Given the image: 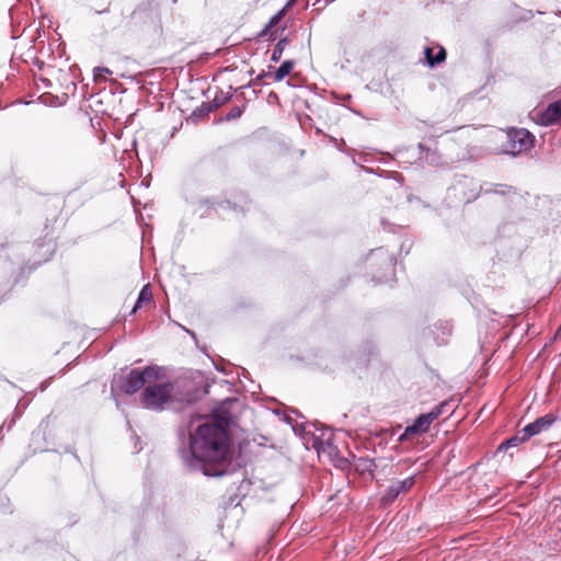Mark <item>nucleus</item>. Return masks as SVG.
I'll list each match as a JSON object with an SVG mask.
<instances>
[{"instance_id":"1","label":"nucleus","mask_w":561,"mask_h":561,"mask_svg":"<svg viewBox=\"0 0 561 561\" xmlns=\"http://www.w3.org/2000/svg\"><path fill=\"white\" fill-rule=\"evenodd\" d=\"M231 439L221 424L206 422L190 435V447L181 451L185 465L208 477H221L230 456Z\"/></svg>"},{"instance_id":"2","label":"nucleus","mask_w":561,"mask_h":561,"mask_svg":"<svg viewBox=\"0 0 561 561\" xmlns=\"http://www.w3.org/2000/svg\"><path fill=\"white\" fill-rule=\"evenodd\" d=\"M283 408L285 405L283 404ZM283 423L286 424L294 436L300 438L306 449H317L320 444V437L327 436L328 430H318V434L312 430L311 425H307L305 422H298L294 420L288 413L287 409H283Z\"/></svg>"},{"instance_id":"3","label":"nucleus","mask_w":561,"mask_h":561,"mask_svg":"<svg viewBox=\"0 0 561 561\" xmlns=\"http://www.w3.org/2000/svg\"><path fill=\"white\" fill-rule=\"evenodd\" d=\"M172 391L173 385L171 382L148 386L141 394V403L146 409L162 411L165 403L169 402Z\"/></svg>"},{"instance_id":"4","label":"nucleus","mask_w":561,"mask_h":561,"mask_svg":"<svg viewBox=\"0 0 561 561\" xmlns=\"http://www.w3.org/2000/svg\"><path fill=\"white\" fill-rule=\"evenodd\" d=\"M448 405L447 401L434 407L428 413L421 414L412 425L405 427L403 434L400 436V442L413 439L415 436L426 433L431 424L444 413V409Z\"/></svg>"},{"instance_id":"5","label":"nucleus","mask_w":561,"mask_h":561,"mask_svg":"<svg viewBox=\"0 0 561 561\" xmlns=\"http://www.w3.org/2000/svg\"><path fill=\"white\" fill-rule=\"evenodd\" d=\"M159 377V368L147 366L144 369H131L124 378L122 390L127 394H134L140 390L146 382H151Z\"/></svg>"},{"instance_id":"6","label":"nucleus","mask_w":561,"mask_h":561,"mask_svg":"<svg viewBox=\"0 0 561 561\" xmlns=\"http://www.w3.org/2000/svg\"><path fill=\"white\" fill-rule=\"evenodd\" d=\"M535 137L527 129H511L507 133L505 151L513 156L530 150L534 147Z\"/></svg>"},{"instance_id":"7","label":"nucleus","mask_w":561,"mask_h":561,"mask_svg":"<svg viewBox=\"0 0 561 561\" xmlns=\"http://www.w3.org/2000/svg\"><path fill=\"white\" fill-rule=\"evenodd\" d=\"M320 444L316 451L321 460H328L335 465H340L344 461V458L340 456L337 447L333 443V433L328 430L327 436L320 437Z\"/></svg>"},{"instance_id":"8","label":"nucleus","mask_w":561,"mask_h":561,"mask_svg":"<svg viewBox=\"0 0 561 561\" xmlns=\"http://www.w3.org/2000/svg\"><path fill=\"white\" fill-rule=\"evenodd\" d=\"M557 421V416L552 413H548L541 417L536 419L533 423H529L524 427L529 438L540 433L547 432Z\"/></svg>"},{"instance_id":"9","label":"nucleus","mask_w":561,"mask_h":561,"mask_svg":"<svg viewBox=\"0 0 561 561\" xmlns=\"http://www.w3.org/2000/svg\"><path fill=\"white\" fill-rule=\"evenodd\" d=\"M414 484V478L409 477L404 480L396 481L393 482L382 496V502L385 503H391L393 502L400 493L407 492L410 490Z\"/></svg>"},{"instance_id":"10","label":"nucleus","mask_w":561,"mask_h":561,"mask_svg":"<svg viewBox=\"0 0 561 561\" xmlns=\"http://www.w3.org/2000/svg\"><path fill=\"white\" fill-rule=\"evenodd\" d=\"M561 121V99L549 104L539 115V122L543 126H550Z\"/></svg>"},{"instance_id":"11","label":"nucleus","mask_w":561,"mask_h":561,"mask_svg":"<svg viewBox=\"0 0 561 561\" xmlns=\"http://www.w3.org/2000/svg\"><path fill=\"white\" fill-rule=\"evenodd\" d=\"M423 54L425 58L424 64L431 68L439 65L446 59V50L439 45L424 47Z\"/></svg>"},{"instance_id":"12","label":"nucleus","mask_w":561,"mask_h":561,"mask_svg":"<svg viewBox=\"0 0 561 561\" xmlns=\"http://www.w3.org/2000/svg\"><path fill=\"white\" fill-rule=\"evenodd\" d=\"M280 22V10L277 11L264 26V28L257 34V41L265 42L273 38L274 33L272 28Z\"/></svg>"},{"instance_id":"13","label":"nucleus","mask_w":561,"mask_h":561,"mask_svg":"<svg viewBox=\"0 0 561 561\" xmlns=\"http://www.w3.org/2000/svg\"><path fill=\"white\" fill-rule=\"evenodd\" d=\"M529 439L528 435L526 434L525 430L523 428L519 431L516 435L512 436L511 438L504 440L500 446L499 450H506L511 447H516Z\"/></svg>"},{"instance_id":"14","label":"nucleus","mask_w":561,"mask_h":561,"mask_svg":"<svg viewBox=\"0 0 561 561\" xmlns=\"http://www.w3.org/2000/svg\"><path fill=\"white\" fill-rule=\"evenodd\" d=\"M151 300H152V291H151L150 285L147 284L140 289L137 300H136V304H135L134 308L131 309L130 313L131 314L136 313V311L141 307V305L144 302H150Z\"/></svg>"},{"instance_id":"15","label":"nucleus","mask_w":561,"mask_h":561,"mask_svg":"<svg viewBox=\"0 0 561 561\" xmlns=\"http://www.w3.org/2000/svg\"><path fill=\"white\" fill-rule=\"evenodd\" d=\"M373 467H374V463L370 459H366V458H359L358 459V463L356 466V469L357 470H360L362 472L364 471H373Z\"/></svg>"},{"instance_id":"16","label":"nucleus","mask_w":561,"mask_h":561,"mask_svg":"<svg viewBox=\"0 0 561 561\" xmlns=\"http://www.w3.org/2000/svg\"><path fill=\"white\" fill-rule=\"evenodd\" d=\"M90 73H91V77H92L93 81L95 83H99V82H102V81H106L107 80V76H111L114 72H96V71H93V72H90Z\"/></svg>"},{"instance_id":"17","label":"nucleus","mask_w":561,"mask_h":561,"mask_svg":"<svg viewBox=\"0 0 561 561\" xmlns=\"http://www.w3.org/2000/svg\"><path fill=\"white\" fill-rule=\"evenodd\" d=\"M142 73L144 72H130L128 76H126L124 72H121V77L128 79V80L135 82L136 84H139L142 81V78H141Z\"/></svg>"},{"instance_id":"18","label":"nucleus","mask_w":561,"mask_h":561,"mask_svg":"<svg viewBox=\"0 0 561 561\" xmlns=\"http://www.w3.org/2000/svg\"><path fill=\"white\" fill-rule=\"evenodd\" d=\"M263 78H273L274 81L278 82L280 81V72H262L257 79H263Z\"/></svg>"},{"instance_id":"19","label":"nucleus","mask_w":561,"mask_h":561,"mask_svg":"<svg viewBox=\"0 0 561 561\" xmlns=\"http://www.w3.org/2000/svg\"><path fill=\"white\" fill-rule=\"evenodd\" d=\"M280 58V41H278L273 49L272 60L276 61Z\"/></svg>"},{"instance_id":"20","label":"nucleus","mask_w":561,"mask_h":561,"mask_svg":"<svg viewBox=\"0 0 561 561\" xmlns=\"http://www.w3.org/2000/svg\"><path fill=\"white\" fill-rule=\"evenodd\" d=\"M240 115H241V110L239 107H233L227 114V119H236V118L240 117Z\"/></svg>"},{"instance_id":"21","label":"nucleus","mask_w":561,"mask_h":561,"mask_svg":"<svg viewBox=\"0 0 561 561\" xmlns=\"http://www.w3.org/2000/svg\"><path fill=\"white\" fill-rule=\"evenodd\" d=\"M296 62L291 59L283 61V70H293Z\"/></svg>"},{"instance_id":"22","label":"nucleus","mask_w":561,"mask_h":561,"mask_svg":"<svg viewBox=\"0 0 561 561\" xmlns=\"http://www.w3.org/2000/svg\"><path fill=\"white\" fill-rule=\"evenodd\" d=\"M267 102H268L270 104H276V103H278V95H277V93H275V92H270V94H268V96H267Z\"/></svg>"},{"instance_id":"23","label":"nucleus","mask_w":561,"mask_h":561,"mask_svg":"<svg viewBox=\"0 0 561 561\" xmlns=\"http://www.w3.org/2000/svg\"><path fill=\"white\" fill-rule=\"evenodd\" d=\"M38 81L42 83L43 88H45V89L51 87L50 81L44 77H39Z\"/></svg>"},{"instance_id":"24","label":"nucleus","mask_w":561,"mask_h":561,"mask_svg":"<svg viewBox=\"0 0 561 561\" xmlns=\"http://www.w3.org/2000/svg\"><path fill=\"white\" fill-rule=\"evenodd\" d=\"M39 247H41V248H46V252H48V253H49V256H51V255H53L54 247H53L50 243H47V244L42 243Z\"/></svg>"},{"instance_id":"25","label":"nucleus","mask_w":561,"mask_h":561,"mask_svg":"<svg viewBox=\"0 0 561 561\" xmlns=\"http://www.w3.org/2000/svg\"><path fill=\"white\" fill-rule=\"evenodd\" d=\"M293 4H294V0H288V1L286 2V4L283 7V11H282L283 16L285 15L286 10H287L288 8H291V7H293Z\"/></svg>"},{"instance_id":"26","label":"nucleus","mask_w":561,"mask_h":561,"mask_svg":"<svg viewBox=\"0 0 561 561\" xmlns=\"http://www.w3.org/2000/svg\"><path fill=\"white\" fill-rule=\"evenodd\" d=\"M230 420H231L230 415L220 416V421L222 423H225L226 425H228L230 423Z\"/></svg>"},{"instance_id":"27","label":"nucleus","mask_w":561,"mask_h":561,"mask_svg":"<svg viewBox=\"0 0 561 561\" xmlns=\"http://www.w3.org/2000/svg\"><path fill=\"white\" fill-rule=\"evenodd\" d=\"M554 340L556 341H561V324H560V328L557 330V332L554 334Z\"/></svg>"},{"instance_id":"28","label":"nucleus","mask_w":561,"mask_h":561,"mask_svg":"<svg viewBox=\"0 0 561 561\" xmlns=\"http://www.w3.org/2000/svg\"><path fill=\"white\" fill-rule=\"evenodd\" d=\"M92 70L101 71V70H108V68L98 66V67H94Z\"/></svg>"},{"instance_id":"29","label":"nucleus","mask_w":561,"mask_h":561,"mask_svg":"<svg viewBox=\"0 0 561 561\" xmlns=\"http://www.w3.org/2000/svg\"><path fill=\"white\" fill-rule=\"evenodd\" d=\"M153 70L162 71V70H168V69L167 68H154Z\"/></svg>"},{"instance_id":"30","label":"nucleus","mask_w":561,"mask_h":561,"mask_svg":"<svg viewBox=\"0 0 561 561\" xmlns=\"http://www.w3.org/2000/svg\"><path fill=\"white\" fill-rule=\"evenodd\" d=\"M219 70L227 71V70H230V69H229V67H224V68H220Z\"/></svg>"},{"instance_id":"31","label":"nucleus","mask_w":561,"mask_h":561,"mask_svg":"<svg viewBox=\"0 0 561 561\" xmlns=\"http://www.w3.org/2000/svg\"><path fill=\"white\" fill-rule=\"evenodd\" d=\"M290 72H286V71H283V78L286 76V75H289Z\"/></svg>"},{"instance_id":"32","label":"nucleus","mask_w":561,"mask_h":561,"mask_svg":"<svg viewBox=\"0 0 561 561\" xmlns=\"http://www.w3.org/2000/svg\"><path fill=\"white\" fill-rule=\"evenodd\" d=\"M285 42H286V38L283 37V39H282L283 46L285 45Z\"/></svg>"}]
</instances>
